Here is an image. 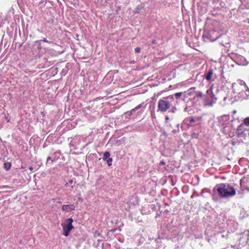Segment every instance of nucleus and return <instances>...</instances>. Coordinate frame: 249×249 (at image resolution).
<instances>
[{
    "label": "nucleus",
    "instance_id": "f257e3e1",
    "mask_svg": "<svg viewBox=\"0 0 249 249\" xmlns=\"http://www.w3.org/2000/svg\"><path fill=\"white\" fill-rule=\"evenodd\" d=\"M217 190L219 194L223 197H229L235 194V190L233 187L225 184L219 185V186H217Z\"/></svg>",
    "mask_w": 249,
    "mask_h": 249
},
{
    "label": "nucleus",
    "instance_id": "f03ea898",
    "mask_svg": "<svg viewBox=\"0 0 249 249\" xmlns=\"http://www.w3.org/2000/svg\"><path fill=\"white\" fill-rule=\"evenodd\" d=\"M73 219L71 218H68L66 220V224H62L63 227V234L65 236H68L70 231L73 228L72 226Z\"/></svg>",
    "mask_w": 249,
    "mask_h": 249
},
{
    "label": "nucleus",
    "instance_id": "7ed1b4c3",
    "mask_svg": "<svg viewBox=\"0 0 249 249\" xmlns=\"http://www.w3.org/2000/svg\"><path fill=\"white\" fill-rule=\"evenodd\" d=\"M170 107V104L163 100H161L159 102V109L161 111H165Z\"/></svg>",
    "mask_w": 249,
    "mask_h": 249
},
{
    "label": "nucleus",
    "instance_id": "20e7f679",
    "mask_svg": "<svg viewBox=\"0 0 249 249\" xmlns=\"http://www.w3.org/2000/svg\"><path fill=\"white\" fill-rule=\"evenodd\" d=\"M74 208L75 207L73 205H63L62 207V211L65 212H69L73 210Z\"/></svg>",
    "mask_w": 249,
    "mask_h": 249
},
{
    "label": "nucleus",
    "instance_id": "39448f33",
    "mask_svg": "<svg viewBox=\"0 0 249 249\" xmlns=\"http://www.w3.org/2000/svg\"><path fill=\"white\" fill-rule=\"evenodd\" d=\"M110 156V153L108 151H106L104 153L103 157V160H106L108 158H109V157Z\"/></svg>",
    "mask_w": 249,
    "mask_h": 249
},
{
    "label": "nucleus",
    "instance_id": "423d86ee",
    "mask_svg": "<svg viewBox=\"0 0 249 249\" xmlns=\"http://www.w3.org/2000/svg\"><path fill=\"white\" fill-rule=\"evenodd\" d=\"M212 74H213V71L210 70L206 77V79L207 80H210L212 78Z\"/></svg>",
    "mask_w": 249,
    "mask_h": 249
},
{
    "label": "nucleus",
    "instance_id": "0eeeda50",
    "mask_svg": "<svg viewBox=\"0 0 249 249\" xmlns=\"http://www.w3.org/2000/svg\"><path fill=\"white\" fill-rule=\"evenodd\" d=\"M106 160H107V162L108 166H110L112 164V158H109Z\"/></svg>",
    "mask_w": 249,
    "mask_h": 249
},
{
    "label": "nucleus",
    "instance_id": "6e6552de",
    "mask_svg": "<svg viewBox=\"0 0 249 249\" xmlns=\"http://www.w3.org/2000/svg\"><path fill=\"white\" fill-rule=\"evenodd\" d=\"M4 167L6 170H8L11 167V164L10 163H7L4 164Z\"/></svg>",
    "mask_w": 249,
    "mask_h": 249
},
{
    "label": "nucleus",
    "instance_id": "1a4fd4ad",
    "mask_svg": "<svg viewBox=\"0 0 249 249\" xmlns=\"http://www.w3.org/2000/svg\"><path fill=\"white\" fill-rule=\"evenodd\" d=\"M244 123L247 125H249V117H247L244 119Z\"/></svg>",
    "mask_w": 249,
    "mask_h": 249
},
{
    "label": "nucleus",
    "instance_id": "9d476101",
    "mask_svg": "<svg viewBox=\"0 0 249 249\" xmlns=\"http://www.w3.org/2000/svg\"><path fill=\"white\" fill-rule=\"evenodd\" d=\"M47 42V43H52V42H50V41H49L48 40H47L45 38L43 39V40H39L37 41V42H38V43L39 44H41V42Z\"/></svg>",
    "mask_w": 249,
    "mask_h": 249
},
{
    "label": "nucleus",
    "instance_id": "9b49d317",
    "mask_svg": "<svg viewBox=\"0 0 249 249\" xmlns=\"http://www.w3.org/2000/svg\"><path fill=\"white\" fill-rule=\"evenodd\" d=\"M141 107H142V105H139L137 107H136L135 108L132 109L131 110V112H133V111H135L136 110H138V109H140Z\"/></svg>",
    "mask_w": 249,
    "mask_h": 249
},
{
    "label": "nucleus",
    "instance_id": "f8f14e48",
    "mask_svg": "<svg viewBox=\"0 0 249 249\" xmlns=\"http://www.w3.org/2000/svg\"><path fill=\"white\" fill-rule=\"evenodd\" d=\"M182 92H178V93H176L175 94V97L177 98H179L181 95H182Z\"/></svg>",
    "mask_w": 249,
    "mask_h": 249
},
{
    "label": "nucleus",
    "instance_id": "ddd939ff",
    "mask_svg": "<svg viewBox=\"0 0 249 249\" xmlns=\"http://www.w3.org/2000/svg\"><path fill=\"white\" fill-rule=\"evenodd\" d=\"M196 94V96L198 97H201L202 96V93L200 91H197Z\"/></svg>",
    "mask_w": 249,
    "mask_h": 249
},
{
    "label": "nucleus",
    "instance_id": "4468645a",
    "mask_svg": "<svg viewBox=\"0 0 249 249\" xmlns=\"http://www.w3.org/2000/svg\"><path fill=\"white\" fill-rule=\"evenodd\" d=\"M140 50H141L140 48H139V47H137V48H136L135 49V52L136 53H139V52H140Z\"/></svg>",
    "mask_w": 249,
    "mask_h": 249
},
{
    "label": "nucleus",
    "instance_id": "2eb2a0df",
    "mask_svg": "<svg viewBox=\"0 0 249 249\" xmlns=\"http://www.w3.org/2000/svg\"><path fill=\"white\" fill-rule=\"evenodd\" d=\"M49 160H51L52 161H53V160L51 159V158L50 157H48V158H47V162H48Z\"/></svg>",
    "mask_w": 249,
    "mask_h": 249
},
{
    "label": "nucleus",
    "instance_id": "dca6fc26",
    "mask_svg": "<svg viewBox=\"0 0 249 249\" xmlns=\"http://www.w3.org/2000/svg\"><path fill=\"white\" fill-rule=\"evenodd\" d=\"M96 235H100V234H99V233H98V232H95L94 236H96Z\"/></svg>",
    "mask_w": 249,
    "mask_h": 249
},
{
    "label": "nucleus",
    "instance_id": "f3484780",
    "mask_svg": "<svg viewBox=\"0 0 249 249\" xmlns=\"http://www.w3.org/2000/svg\"><path fill=\"white\" fill-rule=\"evenodd\" d=\"M190 122H195V120H194V119L192 118V119L190 120Z\"/></svg>",
    "mask_w": 249,
    "mask_h": 249
},
{
    "label": "nucleus",
    "instance_id": "a211bd4d",
    "mask_svg": "<svg viewBox=\"0 0 249 249\" xmlns=\"http://www.w3.org/2000/svg\"><path fill=\"white\" fill-rule=\"evenodd\" d=\"M154 114V112H153L152 111V112H151V114H152V117H153V116H154V114Z\"/></svg>",
    "mask_w": 249,
    "mask_h": 249
},
{
    "label": "nucleus",
    "instance_id": "6ab92c4d",
    "mask_svg": "<svg viewBox=\"0 0 249 249\" xmlns=\"http://www.w3.org/2000/svg\"><path fill=\"white\" fill-rule=\"evenodd\" d=\"M165 119L166 120H169V117L166 116Z\"/></svg>",
    "mask_w": 249,
    "mask_h": 249
},
{
    "label": "nucleus",
    "instance_id": "aec40b11",
    "mask_svg": "<svg viewBox=\"0 0 249 249\" xmlns=\"http://www.w3.org/2000/svg\"><path fill=\"white\" fill-rule=\"evenodd\" d=\"M233 112L234 114L236 113V110H234Z\"/></svg>",
    "mask_w": 249,
    "mask_h": 249
},
{
    "label": "nucleus",
    "instance_id": "412c9836",
    "mask_svg": "<svg viewBox=\"0 0 249 249\" xmlns=\"http://www.w3.org/2000/svg\"><path fill=\"white\" fill-rule=\"evenodd\" d=\"M161 163L162 164H165V162H163V161H162V162H161Z\"/></svg>",
    "mask_w": 249,
    "mask_h": 249
}]
</instances>
